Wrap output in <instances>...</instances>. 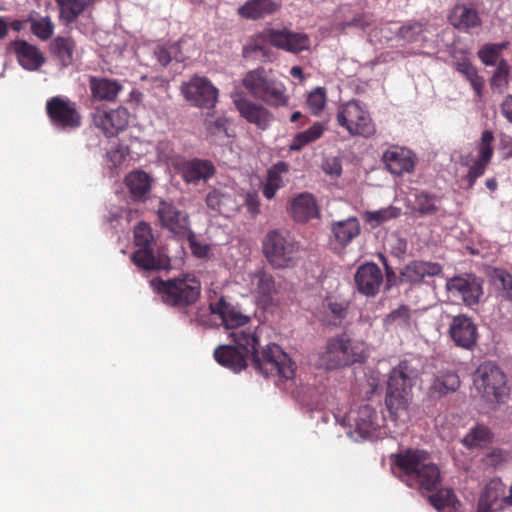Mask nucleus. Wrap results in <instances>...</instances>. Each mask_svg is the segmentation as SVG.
I'll return each mask as SVG.
<instances>
[{"mask_svg": "<svg viewBox=\"0 0 512 512\" xmlns=\"http://www.w3.org/2000/svg\"><path fill=\"white\" fill-rule=\"evenodd\" d=\"M230 337L237 347L251 357L252 366L258 373L265 377L278 376L285 381L294 377L296 364L279 345L270 343L258 351L259 327L233 331Z\"/></svg>", "mask_w": 512, "mask_h": 512, "instance_id": "obj_1", "label": "nucleus"}, {"mask_svg": "<svg viewBox=\"0 0 512 512\" xmlns=\"http://www.w3.org/2000/svg\"><path fill=\"white\" fill-rule=\"evenodd\" d=\"M390 461L410 487L422 492L437 490L441 473L425 450L407 448L391 454Z\"/></svg>", "mask_w": 512, "mask_h": 512, "instance_id": "obj_2", "label": "nucleus"}, {"mask_svg": "<svg viewBox=\"0 0 512 512\" xmlns=\"http://www.w3.org/2000/svg\"><path fill=\"white\" fill-rule=\"evenodd\" d=\"M417 377V370L407 360L401 361L389 373L385 405L389 419L395 424L405 423L409 419L412 387Z\"/></svg>", "mask_w": 512, "mask_h": 512, "instance_id": "obj_3", "label": "nucleus"}, {"mask_svg": "<svg viewBox=\"0 0 512 512\" xmlns=\"http://www.w3.org/2000/svg\"><path fill=\"white\" fill-rule=\"evenodd\" d=\"M366 357L364 342L341 334L328 339L325 350L320 354L319 364L327 370H334L361 363Z\"/></svg>", "mask_w": 512, "mask_h": 512, "instance_id": "obj_4", "label": "nucleus"}, {"mask_svg": "<svg viewBox=\"0 0 512 512\" xmlns=\"http://www.w3.org/2000/svg\"><path fill=\"white\" fill-rule=\"evenodd\" d=\"M150 286L157 292L162 301L172 307L186 308L193 305L200 297L201 284L195 277L172 278L162 280L154 278Z\"/></svg>", "mask_w": 512, "mask_h": 512, "instance_id": "obj_5", "label": "nucleus"}, {"mask_svg": "<svg viewBox=\"0 0 512 512\" xmlns=\"http://www.w3.org/2000/svg\"><path fill=\"white\" fill-rule=\"evenodd\" d=\"M242 85L254 98L269 106L277 108L288 103L285 85L271 77L263 67L248 71L242 79Z\"/></svg>", "mask_w": 512, "mask_h": 512, "instance_id": "obj_6", "label": "nucleus"}, {"mask_svg": "<svg viewBox=\"0 0 512 512\" xmlns=\"http://www.w3.org/2000/svg\"><path fill=\"white\" fill-rule=\"evenodd\" d=\"M45 111L53 128L73 131L82 126L83 116L78 104L66 96H53L46 101Z\"/></svg>", "mask_w": 512, "mask_h": 512, "instance_id": "obj_7", "label": "nucleus"}, {"mask_svg": "<svg viewBox=\"0 0 512 512\" xmlns=\"http://www.w3.org/2000/svg\"><path fill=\"white\" fill-rule=\"evenodd\" d=\"M336 121L350 136L369 138L376 133V126L370 113L356 100L339 106Z\"/></svg>", "mask_w": 512, "mask_h": 512, "instance_id": "obj_8", "label": "nucleus"}, {"mask_svg": "<svg viewBox=\"0 0 512 512\" xmlns=\"http://www.w3.org/2000/svg\"><path fill=\"white\" fill-rule=\"evenodd\" d=\"M133 238L137 249L130 256L132 263L146 271L160 269L161 264L155 255V238L150 224L139 222L134 228Z\"/></svg>", "mask_w": 512, "mask_h": 512, "instance_id": "obj_9", "label": "nucleus"}, {"mask_svg": "<svg viewBox=\"0 0 512 512\" xmlns=\"http://www.w3.org/2000/svg\"><path fill=\"white\" fill-rule=\"evenodd\" d=\"M299 250L287 232L272 230L267 233L263 241V251L268 261L277 268L288 266Z\"/></svg>", "mask_w": 512, "mask_h": 512, "instance_id": "obj_10", "label": "nucleus"}, {"mask_svg": "<svg viewBox=\"0 0 512 512\" xmlns=\"http://www.w3.org/2000/svg\"><path fill=\"white\" fill-rule=\"evenodd\" d=\"M474 385L487 398L499 402L507 393L506 375L493 362L479 365L474 374Z\"/></svg>", "mask_w": 512, "mask_h": 512, "instance_id": "obj_11", "label": "nucleus"}, {"mask_svg": "<svg viewBox=\"0 0 512 512\" xmlns=\"http://www.w3.org/2000/svg\"><path fill=\"white\" fill-rule=\"evenodd\" d=\"M385 418L370 405L361 406L355 417L353 434L357 439L376 440L386 437L390 431L385 425Z\"/></svg>", "mask_w": 512, "mask_h": 512, "instance_id": "obj_12", "label": "nucleus"}, {"mask_svg": "<svg viewBox=\"0 0 512 512\" xmlns=\"http://www.w3.org/2000/svg\"><path fill=\"white\" fill-rule=\"evenodd\" d=\"M181 91L187 101L199 108H213L218 101L219 91L207 77L194 75L182 84Z\"/></svg>", "mask_w": 512, "mask_h": 512, "instance_id": "obj_13", "label": "nucleus"}, {"mask_svg": "<svg viewBox=\"0 0 512 512\" xmlns=\"http://www.w3.org/2000/svg\"><path fill=\"white\" fill-rule=\"evenodd\" d=\"M261 36L273 47L293 54L306 51L311 45L310 38L306 33L295 32L288 28H268L262 32Z\"/></svg>", "mask_w": 512, "mask_h": 512, "instance_id": "obj_14", "label": "nucleus"}, {"mask_svg": "<svg viewBox=\"0 0 512 512\" xmlns=\"http://www.w3.org/2000/svg\"><path fill=\"white\" fill-rule=\"evenodd\" d=\"M446 288L452 296L460 298L469 307L478 304L484 293L483 280L473 274L448 279Z\"/></svg>", "mask_w": 512, "mask_h": 512, "instance_id": "obj_15", "label": "nucleus"}, {"mask_svg": "<svg viewBox=\"0 0 512 512\" xmlns=\"http://www.w3.org/2000/svg\"><path fill=\"white\" fill-rule=\"evenodd\" d=\"M448 333L455 346L473 351L478 342V328L472 318L460 314L454 316L449 324Z\"/></svg>", "mask_w": 512, "mask_h": 512, "instance_id": "obj_16", "label": "nucleus"}, {"mask_svg": "<svg viewBox=\"0 0 512 512\" xmlns=\"http://www.w3.org/2000/svg\"><path fill=\"white\" fill-rule=\"evenodd\" d=\"M129 120V112L126 108L118 107L110 110H96L92 115L95 127L100 129L108 138L118 135L123 131Z\"/></svg>", "mask_w": 512, "mask_h": 512, "instance_id": "obj_17", "label": "nucleus"}, {"mask_svg": "<svg viewBox=\"0 0 512 512\" xmlns=\"http://www.w3.org/2000/svg\"><path fill=\"white\" fill-rule=\"evenodd\" d=\"M176 168L183 181L193 185L207 182L216 173L215 165L208 159H184L177 164Z\"/></svg>", "mask_w": 512, "mask_h": 512, "instance_id": "obj_18", "label": "nucleus"}, {"mask_svg": "<svg viewBox=\"0 0 512 512\" xmlns=\"http://www.w3.org/2000/svg\"><path fill=\"white\" fill-rule=\"evenodd\" d=\"M210 313L221 319L226 329H237L246 325L250 317L245 315L238 305L233 304L225 296H221L216 302L209 304Z\"/></svg>", "mask_w": 512, "mask_h": 512, "instance_id": "obj_19", "label": "nucleus"}, {"mask_svg": "<svg viewBox=\"0 0 512 512\" xmlns=\"http://www.w3.org/2000/svg\"><path fill=\"white\" fill-rule=\"evenodd\" d=\"M8 48L15 54L19 65L27 71H38L46 61L44 53L25 40H14Z\"/></svg>", "mask_w": 512, "mask_h": 512, "instance_id": "obj_20", "label": "nucleus"}, {"mask_svg": "<svg viewBox=\"0 0 512 512\" xmlns=\"http://www.w3.org/2000/svg\"><path fill=\"white\" fill-rule=\"evenodd\" d=\"M359 293L365 296H375L383 282L381 269L374 263H366L358 267L354 275Z\"/></svg>", "mask_w": 512, "mask_h": 512, "instance_id": "obj_21", "label": "nucleus"}, {"mask_svg": "<svg viewBox=\"0 0 512 512\" xmlns=\"http://www.w3.org/2000/svg\"><path fill=\"white\" fill-rule=\"evenodd\" d=\"M234 104L240 116L259 129L265 130L272 121L271 112L262 104L255 103L246 97L235 99Z\"/></svg>", "mask_w": 512, "mask_h": 512, "instance_id": "obj_22", "label": "nucleus"}, {"mask_svg": "<svg viewBox=\"0 0 512 512\" xmlns=\"http://www.w3.org/2000/svg\"><path fill=\"white\" fill-rule=\"evenodd\" d=\"M382 161L386 168L395 175L410 173L415 166L413 153L404 147L391 146L383 154Z\"/></svg>", "mask_w": 512, "mask_h": 512, "instance_id": "obj_23", "label": "nucleus"}, {"mask_svg": "<svg viewBox=\"0 0 512 512\" xmlns=\"http://www.w3.org/2000/svg\"><path fill=\"white\" fill-rule=\"evenodd\" d=\"M505 485L499 478L491 479L484 487L477 504L476 512H495L505 505Z\"/></svg>", "mask_w": 512, "mask_h": 512, "instance_id": "obj_24", "label": "nucleus"}, {"mask_svg": "<svg viewBox=\"0 0 512 512\" xmlns=\"http://www.w3.org/2000/svg\"><path fill=\"white\" fill-rule=\"evenodd\" d=\"M330 229V243L335 246V249L345 248L353 239L358 237L361 232L360 222L356 217L334 221L331 223Z\"/></svg>", "mask_w": 512, "mask_h": 512, "instance_id": "obj_25", "label": "nucleus"}, {"mask_svg": "<svg viewBox=\"0 0 512 512\" xmlns=\"http://www.w3.org/2000/svg\"><path fill=\"white\" fill-rule=\"evenodd\" d=\"M442 266L437 262L414 260L409 262L400 272L404 283L419 284L426 277H435L442 273Z\"/></svg>", "mask_w": 512, "mask_h": 512, "instance_id": "obj_26", "label": "nucleus"}, {"mask_svg": "<svg viewBox=\"0 0 512 512\" xmlns=\"http://www.w3.org/2000/svg\"><path fill=\"white\" fill-rule=\"evenodd\" d=\"M448 21L454 28L463 32H470L482 24L477 9L468 4H456L448 15Z\"/></svg>", "mask_w": 512, "mask_h": 512, "instance_id": "obj_27", "label": "nucleus"}, {"mask_svg": "<svg viewBox=\"0 0 512 512\" xmlns=\"http://www.w3.org/2000/svg\"><path fill=\"white\" fill-rule=\"evenodd\" d=\"M460 384V377L456 371L451 369L438 371L433 375L428 387V394L431 398L440 399L455 393L459 389Z\"/></svg>", "mask_w": 512, "mask_h": 512, "instance_id": "obj_28", "label": "nucleus"}, {"mask_svg": "<svg viewBox=\"0 0 512 512\" xmlns=\"http://www.w3.org/2000/svg\"><path fill=\"white\" fill-rule=\"evenodd\" d=\"M158 217L161 224L176 234H185L189 229L187 213L178 210L173 204L160 201Z\"/></svg>", "mask_w": 512, "mask_h": 512, "instance_id": "obj_29", "label": "nucleus"}, {"mask_svg": "<svg viewBox=\"0 0 512 512\" xmlns=\"http://www.w3.org/2000/svg\"><path fill=\"white\" fill-rule=\"evenodd\" d=\"M289 212L296 222L306 223L319 218L320 210L315 197L308 192H303L293 198Z\"/></svg>", "mask_w": 512, "mask_h": 512, "instance_id": "obj_30", "label": "nucleus"}, {"mask_svg": "<svg viewBox=\"0 0 512 512\" xmlns=\"http://www.w3.org/2000/svg\"><path fill=\"white\" fill-rule=\"evenodd\" d=\"M153 179L143 170H133L124 179L131 199L136 202H145L151 192Z\"/></svg>", "mask_w": 512, "mask_h": 512, "instance_id": "obj_31", "label": "nucleus"}, {"mask_svg": "<svg viewBox=\"0 0 512 512\" xmlns=\"http://www.w3.org/2000/svg\"><path fill=\"white\" fill-rule=\"evenodd\" d=\"M89 88L94 99L108 102L115 101L123 90V86L118 80L98 76L89 78Z\"/></svg>", "mask_w": 512, "mask_h": 512, "instance_id": "obj_32", "label": "nucleus"}, {"mask_svg": "<svg viewBox=\"0 0 512 512\" xmlns=\"http://www.w3.org/2000/svg\"><path fill=\"white\" fill-rule=\"evenodd\" d=\"M243 352L232 345H220L214 350V358L221 366L233 372H240L247 367L246 357L248 355L244 350Z\"/></svg>", "mask_w": 512, "mask_h": 512, "instance_id": "obj_33", "label": "nucleus"}, {"mask_svg": "<svg viewBox=\"0 0 512 512\" xmlns=\"http://www.w3.org/2000/svg\"><path fill=\"white\" fill-rule=\"evenodd\" d=\"M280 7L273 0H248L238 8V14L245 19L258 20L274 14Z\"/></svg>", "mask_w": 512, "mask_h": 512, "instance_id": "obj_34", "label": "nucleus"}, {"mask_svg": "<svg viewBox=\"0 0 512 512\" xmlns=\"http://www.w3.org/2000/svg\"><path fill=\"white\" fill-rule=\"evenodd\" d=\"M49 52L62 68H67L74 62L76 43L71 37L57 36L50 43Z\"/></svg>", "mask_w": 512, "mask_h": 512, "instance_id": "obj_35", "label": "nucleus"}, {"mask_svg": "<svg viewBox=\"0 0 512 512\" xmlns=\"http://www.w3.org/2000/svg\"><path fill=\"white\" fill-rule=\"evenodd\" d=\"M455 70L460 73L471 85L474 90L475 100L481 101L485 87L484 78L479 75L477 68L468 58H462L453 63Z\"/></svg>", "mask_w": 512, "mask_h": 512, "instance_id": "obj_36", "label": "nucleus"}, {"mask_svg": "<svg viewBox=\"0 0 512 512\" xmlns=\"http://www.w3.org/2000/svg\"><path fill=\"white\" fill-rule=\"evenodd\" d=\"M289 171V165L284 161H279L267 170L265 183L262 187V194L265 198L271 200L275 197L277 191L284 186L283 174Z\"/></svg>", "mask_w": 512, "mask_h": 512, "instance_id": "obj_37", "label": "nucleus"}, {"mask_svg": "<svg viewBox=\"0 0 512 512\" xmlns=\"http://www.w3.org/2000/svg\"><path fill=\"white\" fill-rule=\"evenodd\" d=\"M208 208L221 214L234 209L235 200L233 193L227 188H213L206 195L205 199Z\"/></svg>", "mask_w": 512, "mask_h": 512, "instance_id": "obj_38", "label": "nucleus"}, {"mask_svg": "<svg viewBox=\"0 0 512 512\" xmlns=\"http://www.w3.org/2000/svg\"><path fill=\"white\" fill-rule=\"evenodd\" d=\"M327 130V126L323 122H314L308 129L297 133L291 140L289 144L290 152H299L305 146L317 141L320 139L325 131Z\"/></svg>", "mask_w": 512, "mask_h": 512, "instance_id": "obj_39", "label": "nucleus"}, {"mask_svg": "<svg viewBox=\"0 0 512 512\" xmlns=\"http://www.w3.org/2000/svg\"><path fill=\"white\" fill-rule=\"evenodd\" d=\"M349 303L334 296H328L322 303L323 312L330 317V323L337 326L348 315Z\"/></svg>", "mask_w": 512, "mask_h": 512, "instance_id": "obj_40", "label": "nucleus"}, {"mask_svg": "<svg viewBox=\"0 0 512 512\" xmlns=\"http://www.w3.org/2000/svg\"><path fill=\"white\" fill-rule=\"evenodd\" d=\"M252 281L255 285L257 297L264 303L270 302L273 295L276 293L273 276L265 271H258L254 274Z\"/></svg>", "mask_w": 512, "mask_h": 512, "instance_id": "obj_41", "label": "nucleus"}, {"mask_svg": "<svg viewBox=\"0 0 512 512\" xmlns=\"http://www.w3.org/2000/svg\"><path fill=\"white\" fill-rule=\"evenodd\" d=\"M428 21H408L403 24L398 30V36L408 43L418 42L423 40V34L428 31Z\"/></svg>", "mask_w": 512, "mask_h": 512, "instance_id": "obj_42", "label": "nucleus"}, {"mask_svg": "<svg viewBox=\"0 0 512 512\" xmlns=\"http://www.w3.org/2000/svg\"><path fill=\"white\" fill-rule=\"evenodd\" d=\"M60 6L61 17L68 23L77 19V17L91 5L95 0H55Z\"/></svg>", "mask_w": 512, "mask_h": 512, "instance_id": "obj_43", "label": "nucleus"}, {"mask_svg": "<svg viewBox=\"0 0 512 512\" xmlns=\"http://www.w3.org/2000/svg\"><path fill=\"white\" fill-rule=\"evenodd\" d=\"M492 282L497 295L505 301L512 302V274L504 269L496 268L492 274Z\"/></svg>", "mask_w": 512, "mask_h": 512, "instance_id": "obj_44", "label": "nucleus"}, {"mask_svg": "<svg viewBox=\"0 0 512 512\" xmlns=\"http://www.w3.org/2000/svg\"><path fill=\"white\" fill-rule=\"evenodd\" d=\"M400 215V208L388 206L376 211H367L365 220L372 228H376L385 222L398 218Z\"/></svg>", "mask_w": 512, "mask_h": 512, "instance_id": "obj_45", "label": "nucleus"}, {"mask_svg": "<svg viewBox=\"0 0 512 512\" xmlns=\"http://www.w3.org/2000/svg\"><path fill=\"white\" fill-rule=\"evenodd\" d=\"M456 501V496L451 489H437L436 493L429 496L430 504L439 512L455 508Z\"/></svg>", "mask_w": 512, "mask_h": 512, "instance_id": "obj_46", "label": "nucleus"}, {"mask_svg": "<svg viewBox=\"0 0 512 512\" xmlns=\"http://www.w3.org/2000/svg\"><path fill=\"white\" fill-rule=\"evenodd\" d=\"M491 430L484 425H477L464 437L463 443L468 447H481L492 440Z\"/></svg>", "mask_w": 512, "mask_h": 512, "instance_id": "obj_47", "label": "nucleus"}, {"mask_svg": "<svg viewBox=\"0 0 512 512\" xmlns=\"http://www.w3.org/2000/svg\"><path fill=\"white\" fill-rule=\"evenodd\" d=\"M412 209L419 216L433 215L438 211L436 197L426 192L416 193Z\"/></svg>", "mask_w": 512, "mask_h": 512, "instance_id": "obj_48", "label": "nucleus"}, {"mask_svg": "<svg viewBox=\"0 0 512 512\" xmlns=\"http://www.w3.org/2000/svg\"><path fill=\"white\" fill-rule=\"evenodd\" d=\"M31 32L40 40L46 41L50 39L54 33V24L51 21L50 17H40V18H29Z\"/></svg>", "mask_w": 512, "mask_h": 512, "instance_id": "obj_49", "label": "nucleus"}, {"mask_svg": "<svg viewBox=\"0 0 512 512\" xmlns=\"http://www.w3.org/2000/svg\"><path fill=\"white\" fill-rule=\"evenodd\" d=\"M510 76V67L505 60L498 62L497 68L490 79L491 89L497 90L499 93L508 87Z\"/></svg>", "mask_w": 512, "mask_h": 512, "instance_id": "obj_50", "label": "nucleus"}, {"mask_svg": "<svg viewBox=\"0 0 512 512\" xmlns=\"http://www.w3.org/2000/svg\"><path fill=\"white\" fill-rule=\"evenodd\" d=\"M327 102V92L324 87H316L307 96L306 104L314 116H320Z\"/></svg>", "mask_w": 512, "mask_h": 512, "instance_id": "obj_51", "label": "nucleus"}, {"mask_svg": "<svg viewBox=\"0 0 512 512\" xmlns=\"http://www.w3.org/2000/svg\"><path fill=\"white\" fill-rule=\"evenodd\" d=\"M494 134L490 130H485L481 134V138L477 144V159H480L484 162L491 161L493 154H494V148H493V142H494Z\"/></svg>", "mask_w": 512, "mask_h": 512, "instance_id": "obj_52", "label": "nucleus"}, {"mask_svg": "<svg viewBox=\"0 0 512 512\" xmlns=\"http://www.w3.org/2000/svg\"><path fill=\"white\" fill-rule=\"evenodd\" d=\"M228 120L225 117L207 116L204 121L205 129L210 136L218 138L229 137L227 132Z\"/></svg>", "mask_w": 512, "mask_h": 512, "instance_id": "obj_53", "label": "nucleus"}, {"mask_svg": "<svg viewBox=\"0 0 512 512\" xmlns=\"http://www.w3.org/2000/svg\"><path fill=\"white\" fill-rule=\"evenodd\" d=\"M505 44H485L478 51V57L486 66H494L497 64Z\"/></svg>", "mask_w": 512, "mask_h": 512, "instance_id": "obj_54", "label": "nucleus"}, {"mask_svg": "<svg viewBox=\"0 0 512 512\" xmlns=\"http://www.w3.org/2000/svg\"><path fill=\"white\" fill-rule=\"evenodd\" d=\"M488 165L489 162H484L477 158L474 160L466 175L469 187H472L475 184L476 180L485 173Z\"/></svg>", "mask_w": 512, "mask_h": 512, "instance_id": "obj_55", "label": "nucleus"}, {"mask_svg": "<svg viewBox=\"0 0 512 512\" xmlns=\"http://www.w3.org/2000/svg\"><path fill=\"white\" fill-rule=\"evenodd\" d=\"M410 309L407 306H400L388 315V321L397 323L400 326L408 327L410 325Z\"/></svg>", "mask_w": 512, "mask_h": 512, "instance_id": "obj_56", "label": "nucleus"}, {"mask_svg": "<svg viewBox=\"0 0 512 512\" xmlns=\"http://www.w3.org/2000/svg\"><path fill=\"white\" fill-rule=\"evenodd\" d=\"M155 55L159 63L163 66L168 65L172 60L171 52L166 46H159L155 51Z\"/></svg>", "mask_w": 512, "mask_h": 512, "instance_id": "obj_57", "label": "nucleus"}, {"mask_svg": "<svg viewBox=\"0 0 512 512\" xmlns=\"http://www.w3.org/2000/svg\"><path fill=\"white\" fill-rule=\"evenodd\" d=\"M500 110L502 115L512 123V95H508L503 100Z\"/></svg>", "mask_w": 512, "mask_h": 512, "instance_id": "obj_58", "label": "nucleus"}, {"mask_svg": "<svg viewBox=\"0 0 512 512\" xmlns=\"http://www.w3.org/2000/svg\"><path fill=\"white\" fill-rule=\"evenodd\" d=\"M108 154L111 160L114 162V164H120L122 161L125 160L126 157L125 149L121 145H119L116 149L111 150Z\"/></svg>", "mask_w": 512, "mask_h": 512, "instance_id": "obj_59", "label": "nucleus"}, {"mask_svg": "<svg viewBox=\"0 0 512 512\" xmlns=\"http://www.w3.org/2000/svg\"><path fill=\"white\" fill-rule=\"evenodd\" d=\"M504 460L503 452L501 450H493L487 455V462L489 464L497 465Z\"/></svg>", "mask_w": 512, "mask_h": 512, "instance_id": "obj_60", "label": "nucleus"}, {"mask_svg": "<svg viewBox=\"0 0 512 512\" xmlns=\"http://www.w3.org/2000/svg\"><path fill=\"white\" fill-rule=\"evenodd\" d=\"M261 53L263 57H267L268 50L265 47L255 45L253 47H244L243 54L245 57L249 56L251 53Z\"/></svg>", "mask_w": 512, "mask_h": 512, "instance_id": "obj_61", "label": "nucleus"}, {"mask_svg": "<svg viewBox=\"0 0 512 512\" xmlns=\"http://www.w3.org/2000/svg\"><path fill=\"white\" fill-rule=\"evenodd\" d=\"M246 205H247V210L249 211V213H251L252 215H256L259 213V207H260V204H259V201L252 198V197H249L246 201Z\"/></svg>", "mask_w": 512, "mask_h": 512, "instance_id": "obj_62", "label": "nucleus"}, {"mask_svg": "<svg viewBox=\"0 0 512 512\" xmlns=\"http://www.w3.org/2000/svg\"><path fill=\"white\" fill-rule=\"evenodd\" d=\"M300 119H301V123L298 125V127H303L304 125H306L308 123V120H309L308 117L305 116L304 114H302L300 111H295L290 116L291 123H296Z\"/></svg>", "mask_w": 512, "mask_h": 512, "instance_id": "obj_63", "label": "nucleus"}, {"mask_svg": "<svg viewBox=\"0 0 512 512\" xmlns=\"http://www.w3.org/2000/svg\"><path fill=\"white\" fill-rule=\"evenodd\" d=\"M9 25L3 17L0 16V40L7 36Z\"/></svg>", "mask_w": 512, "mask_h": 512, "instance_id": "obj_64", "label": "nucleus"}]
</instances>
